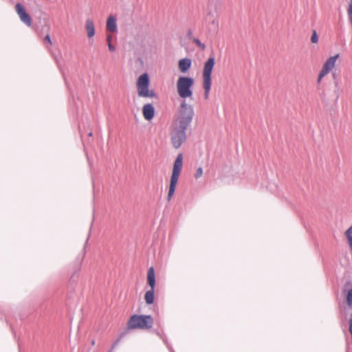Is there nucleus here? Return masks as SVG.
Here are the masks:
<instances>
[{
	"label": "nucleus",
	"instance_id": "f257e3e1",
	"mask_svg": "<svg viewBox=\"0 0 352 352\" xmlns=\"http://www.w3.org/2000/svg\"><path fill=\"white\" fill-rule=\"evenodd\" d=\"M183 156L179 153L174 162L173 169L170 177V186L168 188V193L167 195V200L170 201L175 193L176 186L178 182L179 176L182 168Z\"/></svg>",
	"mask_w": 352,
	"mask_h": 352
},
{
	"label": "nucleus",
	"instance_id": "f03ea898",
	"mask_svg": "<svg viewBox=\"0 0 352 352\" xmlns=\"http://www.w3.org/2000/svg\"><path fill=\"white\" fill-rule=\"evenodd\" d=\"M153 319L150 315H133L128 322V328L130 329H145L153 327Z\"/></svg>",
	"mask_w": 352,
	"mask_h": 352
},
{
	"label": "nucleus",
	"instance_id": "7ed1b4c3",
	"mask_svg": "<svg viewBox=\"0 0 352 352\" xmlns=\"http://www.w3.org/2000/svg\"><path fill=\"white\" fill-rule=\"evenodd\" d=\"M150 80L147 73L140 75L137 80L138 94L142 98H155L154 90L149 89Z\"/></svg>",
	"mask_w": 352,
	"mask_h": 352
},
{
	"label": "nucleus",
	"instance_id": "20e7f679",
	"mask_svg": "<svg viewBox=\"0 0 352 352\" xmlns=\"http://www.w3.org/2000/svg\"><path fill=\"white\" fill-rule=\"evenodd\" d=\"M194 80L191 77L180 76L177 82V89L179 96L182 98H186L192 96V87Z\"/></svg>",
	"mask_w": 352,
	"mask_h": 352
},
{
	"label": "nucleus",
	"instance_id": "39448f33",
	"mask_svg": "<svg viewBox=\"0 0 352 352\" xmlns=\"http://www.w3.org/2000/svg\"><path fill=\"white\" fill-rule=\"evenodd\" d=\"M188 126L177 123L170 132V140L175 148H179L186 140V131Z\"/></svg>",
	"mask_w": 352,
	"mask_h": 352
},
{
	"label": "nucleus",
	"instance_id": "423d86ee",
	"mask_svg": "<svg viewBox=\"0 0 352 352\" xmlns=\"http://www.w3.org/2000/svg\"><path fill=\"white\" fill-rule=\"evenodd\" d=\"M180 116L177 123L188 127L194 116L192 107L184 101L181 104Z\"/></svg>",
	"mask_w": 352,
	"mask_h": 352
},
{
	"label": "nucleus",
	"instance_id": "0eeeda50",
	"mask_svg": "<svg viewBox=\"0 0 352 352\" xmlns=\"http://www.w3.org/2000/svg\"><path fill=\"white\" fill-rule=\"evenodd\" d=\"M148 284L151 287V289L147 291L145 294V301L148 305H151L154 302L155 299V271L153 267H151L148 270L147 274Z\"/></svg>",
	"mask_w": 352,
	"mask_h": 352
},
{
	"label": "nucleus",
	"instance_id": "6e6552de",
	"mask_svg": "<svg viewBox=\"0 0 352 352\" xmlns=\"http://www.w3.org/2000/svg\"><path fill=\"white\" fill-rule=\"evenodd\" d=\"M214 64L215 58L214 56H210L204 63L203 69V82H212L211 75Z\"/></svg>",
	"mask_w": 352,
	"mask_h": 352
},
{
	"label": "nucleus",
	"instance_id": "1a4fd4ad",
	"mask_svg": "<svg viewBox=\"0 0 352 352\" xmlns=\"http://www.w3.org/2000/svg\"><path fill=\"white\" fill-rule=\"evenodd\" d=\"M339 54L329 57L324 63L322 70V75H327L334 67L335 63Z\"/></svg>",
	"mask_w": 352,
	"mask_h": 352
},
{
	"label": "nucleus",
	"instance_id": "9d476101",
	"mask_svg": "<svg viewBox=\"0 0 352 352\" xmlns=\"http://www.w3.org/2000/svg\"><path fill=\"white\" fill-rule=\"evenodd\" d=\"M142 114L145 120H151L155 116V108L151 103L144 104L142 107Z\"/></svg>",
	"mask_w": 352,
	"mask_h": 352
},
{
	"label": "nucleus",
	"instance_id": "9b49d317",
	"mask_svg": "<svg viewBox=\"0 0 352 352\" xmlns=\"http://www.w3.org/2000/svg\"><path fill=\"white\" fill-rule=\"evenodd\" d=\"M192 60L188 58H184L179 60L178 66L182 73H186L191 67Z\"/></svg>",
	"mask_w": 352,
	"mask_h": 352
},
{
	"label": "nucleus",
	"instance_id": "f8f14e48",
	"mask_svg": "<svg viewBox=\"0 0 352 352\" xmlns=\"http://www.w3.org/2000/svg\"><path fill=\"white\" fill-rule=\"evenodd\" d=\"M85 29L89 38H92L95 34V27L92 20L88 19L86 20Z\"/></svg>",
	"mask_w": 352,
	"mask_h": 352
},
{
	"label": "nucleus",
	"instance_id": "ddd939ff",
	"mask_svg": "<svg viewBox=\"0 0 352 352\" xmlns=\"http://www.w3.org/2000/svg\"><path fill=\"white\" fill-rule=\"evenodd\" d=\"M107 30L111 32L117 31L116 19L113 16H110L107 21Z\"/></svg>",
	"mask_w": 352,
	"mask_h": 352
},
{
	"label": "nucleus",
	"instance_id": "4468645a",
	"mask_svg": "<svg viewBox=\"0 0 352 352\" xmlns=\"http://www.w3.org/2000/svg\"><path fill=\"white\" fill-rule=\"evenodd\" d=\"M19 18L20 20L28 27H30L32 25V19L27 12L21 15Z\"/></svg>",
	"mask_w": 352,
	"mask_h": 352
},
{
	"label": "nucleus",
	"instance_id": "2eb2a0df",
	"mask_svg": "<svg viewBox=\"0 0 352 352\" xmlns=\"http://www.w3.org/2000/svg\"><path fill=\"white\" fill-rule=\"evenodd\" d=\"M345 236L347 239L348 243L352 253V226L348 230H346L345 232Z\"/></svg>",
	"mask_w": 352,
	"mask_h": 352
},
{
	"label": "nucleus",
	"instance_id": "dca6fc26",
	"mask_svg": "<svg viewBox=\"0 0 352 352\" xmlns=\"http://www.w3.org/2000/svg\"><path fill=\"white\" fill-rule=\"evenodd\" d=\"M212 82H203L205 98H208L211 88Z\"/></svg>",
	"mask_w": 352,
	"mask_h": 352
},
{
	"label": "nucleus",
	"instance_id": "f3484780",
	"mask_svg": "<svg viewBox=\"0 0 352 352\" xmlns=\"http://www.w3.org/2000/svg\"><path fill=\"white\" fill-rule=\"evenodd\" d=\"M15 9L19 17L26 12L24 7L20 3L16 4Z\"/></svg>",
	"mask_w": 352,
	"mask_h": 352
},
{
	"label": "nucleus",
	"instance_id": "a211bd4d",
	"mask_svg": "<svg viewBox=\"0 0 352 352\" xmlns=\"http://www.w3.org/2000/svg\"><path fill=\"white\" fill-rule=\"evenodd\" d=\"M346 302L349 307H352V289L348 291L346 295Z\"/></svg>",
	"mask_w": 352,
	"mask_h": 352
},
{
	"label": "nucleus",
	"instance_id": "6ab92c4d",
	"mask_svg": "<svg viewBox=\"0 0 352 352\" xmlns=\"http://www.w3.org/2000/svg\"><path fill=\"white\" fill-rule=\"evenodd\" d=\"M192 41H193V43H195L197 46H199V47L201 48V50H205V48H206V45H205L204 43H202L200 41V40H199V39H198V38H194L192 39Z\"/></svg>",
	"mask_w": 352,
	"mask_h": 352
},
{
	"label": "nucleus",
	"instance_id": "aec40b11",
	"mask_svg": "<svg viewBox=\"0 0 352 352\" xmlns=\"http://www.w3.org/2000/svg\"><path fill=\"white\" fill-rule=\"evenodd\" d=\"M311 41L313 43H316L318 41V36L316 30H313Z\"/></svg>",
	"mask_w": 352,
	"mask_h": 352
},
{
	"label": "nucleus",
	"instance_id": "412c9836",
	"mask_svg": "<svg viewBox=\"0 0 352 352\" xmlns=\"http://www.w3.org/2000/svg\"><path fill=\"white\" fill-rule=\"evenodd\" d=\"M202 174H203V169H202V168H201V167H199V168L197 169V170H196V173H195V177L196 179H198V178H199L200 177H201Z\"/></svg>",
	"mask_w": 352,
	"mask_h": 352
},
{
	"label": "nucleus",
	"instance_id": "4be33fe9",
	"mask_svg": "<svg viewBox=\"0 0 352 352\" xmlns=\"http://www.w3.org/2000/svg\"><path fill=\"white\" fill-rule=\"evenodd\" d=\"M43 41H44V42H47L50 45L52 44V41H51V38H50V34H47L45 36V38H44V39H43Z\"/></svg>",
	"mask_w": 352,
	"mask_h": 352
},
{
	"label": "nucleus",
	"instance_id": "5701e85b",
	"mask_svg": "<svg viewBox=\"0 0 352 352\" xmlns=\"http://www.w3.org/2000/svg\"><path fill=\"white\" fill-rule=\"evenodd\" d=\"M108 48L111 52H114L116 50V47L111 44V43H108Z\"/></svg>",
	"mask_w": 352,
	"mask_h": 352
},
{
	"label": "nucleus",
	"instance_id": "b1692460",
	"mask_svg": "<svg viewBox=\"0 0 352 352\" xmlns=\"http://www.w3.org/2000/svg\"><path fill=\"white\" fill-rule=\"evenodd\" d=\"M326 75H322V70H320V73H319V75H318V82H320L322 80V78L325 76Z\"/></svg>",
	"mask_w": 352,
	"mask_h": 352
},
{
	"label": "nucleus",
	"instance_id": "393cba45",
	"mask_svg": "<svg viewBox=\"0 0 352 352\" xmlns=\"http://www.w3.org/2000/svg\"><path fill=\"white\" fill-rule=\"evenodd\" d=\"M119 342V340H118L113 345H112V347L111 349V350L109 351V352H112L113 350L114 349V348L116 347V346L118 344Z\"/></svg>",
	"mask_w": 352,
	"mask_h": 352
},
{
	"label": "nucleus",
	"instance_id": "a878e982",
	"mask_svg": "<svg viewBox=\"0 0 352 352\" xmlns=\"http://www.w3.org/2000/svg\"><path fill=\"white\" fill-rule=\"evenodd\" d=\"M111 40H112V36L111 35H108L107 36V41L108 42V43H111Z\"/></svg>",
	"mask_w": 352,
	"mask_h": 352
},
{
	"label": "nucleus",
	"instance_id": "bb28decb",
	"mask_svg": "<svg viewBox=\"0 0 352 352\" xmlns=\"http://www.w3.org/2000/svg\"><path fill=\"white\" fill-rule=\"evenodd\" d=\"M95 344V341L94 340H92L91 342V345H94Z\"/></svg>",
	"mask_w": 352,
	"mask_h": 352
},
{
	"label": "nucleus",
	"instance_id": "cd10ccee",
	"mask_svg": "<svg viewBox=\"0 0 352 352\" xmlns=\"http://www.w3.org/2000/svg\"><path fill=\"white\" fill-rule=\"evenodd\" d=\"M212 24H214V25H217V24L216 23V22H215V21H214V20L212 21Z\"/></svg>",
	"mask_w": 352,
	"mask_h": 352
},
{
	"label": "nucleus",
	"instance_id": "c85d7f7f",
	"mask_svg": "<svg viewBox=\"0 0 352 352\" xmlns=\"http://www.w3.org/2000/svg\"><path fill=\"white\" fill-rule=\"evenodd\" d=\"M91 135H92V133H91V132H90V133H89V136H91Z\"/></svg>",
	"mask_w": 352,
	"mask_h": 352
}]
</instances>
